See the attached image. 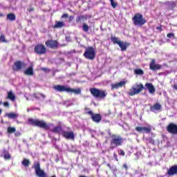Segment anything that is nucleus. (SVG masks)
I'll use <instances>...</instances> for the list:
<instances>
[{"label": "nucleus", "mask_w": 177, "mask_h": 177, "mask_svg": "<svg viewBox=\"0 0 177 177\" xmlns=\"http://www.w3.org/2000/svg\"><path fill=\"white\" fill-rule=\"evenodd\" d=\"M53 88L57 92H67V93H75V95H80L81 93V88H71L64 85H55Z\"/></svg>", "instance_id": "f257e3e1"}, {"label": "nucleus", "mask_w": 177, "mask_h": 177, "mask_svg": "<svg viewBox=\"0 0 177 177\" xmlns=\"http://www.w3.org/2000/svg\"><path fill=\"white\" fill-rule=\"evenodd\" d=\"M132 21L133 26L136 27H143L145 23H147V21H146V19L143 17V15L139 12L134 15V16L132 17Z\"/></svg>", "instance_id": "f03ea898"}, {"label": "nucleus", "mask_w": 177, "mask_h": 177, "mask_svg": "<svg viewBox=\"0 0 177 177\" xmlns=\"http://www.w3.org/2000/svg\"><path fill=\"white\" fill-rule=\"evenodd\" d=\"M29 124L30 125H33L34 127H37L38 128H41L42 129H45L48 131L50 129V127L44 120H39L38 119L34 120L32 118H29L28 120Z\"/></svg>", "instance_id": "7ed1b4c3"}, {"label": "nucleus", "mask_w": 177, "mask_h": 177, "mask_svg": "<svg viewBox=\"0 0 177 177\" xmlns=\"http://www.w3.org/2000/svg\"><path fill=\"white\" fill-rule=\"evenodd\" d=\"M123 143L124 138L121 136H117L115 134L111 136V149L112 150L115 149V147H118V146H122Z\"/></svg>", "instance_id": "20e7f679"}, {"label": "nucleus", "mask_w": 177, "mask_h": 177, "mask_svg": "<svg viewBox=\"0 0 177 177\" xmlns=\"http://www.w3.org/2000/svg\"><path fill=\"white\" fill-rule=\"evenodd\" d=\"M90 93L96 99H104L107 96V92L104 90H100L96 88H90Z\"/></svg>", "instance_id": "39448f33"}, {"label": "nucleus", "mask_w": 177, "mask_h": 177, "mask_svg": "<svg viewBox=\"0 0 177 177\" xmlns=\"http://www.w3.org/2000/svg\"><path fill=\"white\" fill-rule=\"evenodd\" d=\"M32 168L35 169V175L38 177H48L45 171L41 169V163L39 161L34 162Z\"/></svg>", "instance_id": "423d86ee"}, {"label": "nucleus", "mask_w": 177, "mask_h": 177, "mask_svg": "<svg viewBox=\"0 0 177 177\" xmlns=\"http://www.w3.org/2000/svg\"><path fill=\"white\" fill-rule=\"evenodd\" d=\"M143 89H146L143 84H136L132 86L131 89L129 91V96H135V95H138L140 93Z\"/></svg>", "instance_id": "0eeeda50"}, {"label": "nucleus", "mask_w": 177, "mask_h": 177, "mask_svg": "<svg viewBox=\"0 0 177 177\" xmlns=\"http://www.w3.org/2000/svg\"><path fill=\"white\" fill-rule=\"evenodd\" d=\"M84 111H86V114L91 115V120L93 122L99 124V122L102 121V115L100 113H94L92 111H90V109L88 107H85Z\"/></svg>", "instance_id": "6e6552de"}, {"label": "nucleus", "mask_w": 177, "mask_h": 177, "mask_svg": "<svg viewBox=\"0 0 177 177\" xmlns=\"http://www.w3.org/2000/svg\"><path fill=\"white\" fill-rule=\"evenodd\" d=\"M111 41H113V44L114 45L117 44L119 45L121 50H122V52H125V50H127V48H128V46H129V45H131V44L129 43H127V42H123L120 41V39H118V37H111Z\"/></svg>", "instance_id": "1a4fd4ad"}, {"label": "nucleus", "mask_w": 177, "mask_h": 177, "mask_svg": "<svg viewBox=\"0 0 177 177\" xmlns=\"http://www.w3.org/2000/svg\"><path fill=\"white\" fill-rule=\"evenodd\" d=\"M83 56L85 57V59L93 60V59L96 57V52H95V48H93L92 46L87 48L84 51Z\"/></svg>", "instance_id": "9d476101"}, {"label": "nucleus", "mask_w": 177, "mask_h": 177, "mask_svg": "<svg viewBox=\"0 0 177 177\" xmlns=\"http://www.w3.org/2000/svg\"><path fill=\"white\" fill-rule=\"evenodd\" d=\"M34 52L39 56L45 55L46 53V47L42 44H38L35 46Z\"/></svg>", "instance_id": "9b49d317"}, {"label": "nucleus", "mask_w": 177, "mask_h": 177, "mask_svg": "<svg viewBox=\"0 0 177 177\" xmlns=\"http://www.w3.org/2000/svg\"><path fill=\"white\" fill-rule=\"evenodd\" d=\"M26 62L18 60L14 63L12 70L13 71H20L22 68H26Z\"/></svg>", "instance_id": "f8f14e48"}, {"label": "nucleus", "mask_w": 177, "mask_h": 177, "mask_svg": "<svg viewBox=\"0 0 177 177\" xmlns=\"http://www.w3.org/2000/svg\"><path fill=\"white\" fill-rule=\"evenodd\" d=\"M46 46L50 49H57L59 48V43L56 40L48 39L45 42Z\"/></svg>", "instance_id": "ddd939ff"}, {"label": "nucleus", "mask_w": 177, "mask_h": 177, "mask_svg": "<svg viewBox=\"0 0 177 177\" xmlns=\"http://www.w3.org/2000/svg\"><path fill=\"white\" fill-rule=\"evenodd\" d=\"M62 136L65 139H67L68 140H75V135H74V131H62Z\"/></svg>", "instance_id": "4468645a"}, {"label": "nucleus", "mask_w": 177, "mask_h": 177, "mask_svg": "<svg viewBox=\"0 0 177 177\" xmlns=\"http://www.w3.org/2000/svg\"><path fill=\"white\" fill-rule=\"evenodd\" d=\"M167 131L171 135H177V124L174 123H169L167 127Z\"/></svg>", "instance_id": "2eb2a0df"}, {"label": "nucleus", "mask_w": 177, "mask_h": 177, "mask_svg": "<svg viewBox=\"0 0 177 177\" xmlns=\"http://www.w3.org/2000/svg\"><path fill=\"white\" fill-rule=\"evenodd\" d=\"M149 68L152 71H157V70H161L162 68V65L160 64H156V59H151L149 64Z\"/></svg>", "instance_id": "dca6fc26"}, {"label": "nucleus", "mask_w": 177, "mask_h": 177, "mask_svg": "<svg viewBox=\"0 0 177 177\" xmlns=\"http://www.w3.org/2000/svg\"><path fill=\"white\" fill-rule=\"evenodd\" d=\"M136 131L137 132H139L140 133L142 132H144L145 133H150L151 132V126H148V127H136Z\"/></svg>", "instance_id": "f3484780"}, {"label": "nucleus", "mask_w": 177, "mask_h": 177, "mask_svg": "<svg viewBox=\"0 0 177 177\" xmlns=\"http://www.w3.org/2000/svg\"><path fill=\"white\" fill-rule=\"evenodd\" d=\"M145 87L146 89H148L151 95H154L156 93V87H154L152 83H146Z\"/></svg>", "instance_id": "a211bd4d"}, {"label": "nucleus", "mask_w": 177, "mask_h": 177, "mask_svg": "<svg viewBox=\"0 0 177 177\" xmlns=\"http://www.w3.org/2000/svg\"><path fill=\"white\" fill-rule=\"evenodd\" d=\"M127 84V81H121L119 83L116 84H112L111 85L112 91H114V89H118V88H122L124 85Z\"/></svg>", "instance_id": "6ab92c4d"}, {"label": "nucleus", "mask_w": 177, "mask_h": 177, "mask_svg": "<svg viewBox=\"0 0 177 177\" xmlns=\"http://www.w3.org/2000/svg\"><path fill=\"white\" fill-rule=\"evenodd\" d=\"M24 75L32 77L34 75V66L31 65L24 71Z\"/></svg>", "instance_id": "aec40b11"}, {"label": "nucleus", "mask_w": 177, "mask_h": 177, "mask_svg": "<svg viewBox=\"0 0 177 177\" xmlns=\"http://www.w3.org/2000/svg\"><path fill=\"white\" fill-rule=\"evenodd\" d=\"M167 174L169 176H174V175H177V165L171 166L167 171Z\"/></svg>", "instance_id": "412c9836"}, {"label": "nucleus", "mask_w": 177, "mask_h": 177, "mask_svg": "<svg viewBox=\"0 0 177 177\" xmlns=\"http://www.w3.org/2000/svg\"><path fill=\"white\" fill-rule=\"evenodd\" d=\"M161 109L162 106L160 103H155L153 105L150 106L151 111H153V113L156 111H160Z\"/></svg>", "instance_id": "4be33fe9"}, {"label": "nucleus", "mask_w": 177, "mask_h": 177, "mask_svg": "<svg viewBox=\"0 0 177 177\" xmlns=\"http://www.w3.org/2000/svg\"><path fill=\"white\" fill-rule=\"evenodd\" d=\"M88 20V15H80L76 18V23H82Z\"/></svg>", "instance_id": "5701e85b"}, {"label": "nucleus", "mask_w": 177, "mask_h": 177, "mask_svg": "<svg viewBox=\"0 0 177 177\" xmlns=\"http://www.w3.org/2000/svg\"><path fill=\"white\" fill-rule=\"evenodd\" d=\"M51 132L53 133H60V132H63V127L62 125L56 126L53 129H51Z\"/></svg>", "instance_id": "b1692460"}, {"label": "nucleus", "mask_w": 177, "mask_h": 177, "mask_svg": "<svg viewBox=\"0 0 177 177\" xmlns=\"http://www.w3.org/2000/svg\"><path fill=\"white\" fill-rule=\"evenodd\" d=\"M7 99H9L12 102H15V100H16V95L13 94V91L12 90L8 93Z\"/></svg>", "instance_id": "393cba45"}, {"label": "nucleus", "mask_w": 177, "mask_h": 177, "mask_svg": "<svg viewBox=\"0 0 177 177\" xmlns=\"http://www.w3.org/2000/svg\"><path fill=\"white\" fill-rule=\"evenodd\" d=\"M6 116L8 117L10 120H15L19 117V114L15 113H6Z\"/></svg>", "instance_id": "a878e982"}, {"label": "nucleus", "mask_w": 177, "mask_h": 177, "mask_svg": "<svg viewBox=\"0 0 177 177\" xmlns=\"http://www.w3.org/2000/svg\"><path fill=\"white\" fill-rule=\"evenodd\" d=\"M66 24L63 21H55V24L53 26V28H62Z\"/></svg>", "instance_id": "bb28decb"}, {"label": "nucleus", "mask_w": 177, "mask_h": 177, "mask_svg": "<svg viewBox=\"0 0 177 177\" xmlns=\"http://www.w3.org/2000/svg\"><path fill=\"white\" fill-rule=\"evenodd\" d=\"M6 19L9 20L10 21H15L16 20V15L14 13H8L6 17Z\"/></svg>", "instance_id": "cd10ccee"}, {"label": "nucleus", "mask_w": 177, "mask_h": 177, "mask_svg": "<svg viewBox=\"0 0 177 177\" xmlns=\"http://www.w3.org/2000/svg\"><path fill=\"white\" fill-rule=\"evenodd\" d=\"M176 1H170L168 2V9L169 10H174L176 8Z\"/></svg>", "instance_id": "c85d7f7f"}, {"label": "nucleus", "mask_w": 177, "mask_h": 177, "mask_svg": "<svg viewBox=\"0 0 177 177\" xmlns=\"http://www.w3.org/2000/svg\"><path fill=\"white\" fill-rule=\"evenodd\" d=\"M30 160L24 158L23 161L21 162V165H24V167H26V168H28L30 167Z\"/></svg>", "instance_id": "c756f323"}, {"label": "nucleus", "mask_w": 177, "mask_h": 177, "mask_svg": "<svg viewBox=\"0 0 177 177\" xmlns=\"http://www.w3.org/2000/svg\"><path fill=\"white\" fill-rule=\"evenodd\" d=\"M134 73L136 74V75H143L145 72L140 68H137L134 71Z\"/></svg>", "instance_id": "7c9ffc66"}, {"label": "nucleus", "mask_w": 177, "mask_h": 177, "mask_svg": "<svg viewBox=\"0 0 177 177\" xmlns=\"http://www.w3.org/2000/svg\"><path fill=\"white\" fill-rule=\"evenodd\" d=\"M7 132L8 133H15V132H16V128L8 127L7 129Z\"/></svg>", "instance_id": "2f4dec72"}, {"label": "nucleus", "mask_w": 177, "mask_h": 177, "mask_svg": "<svg viewBox=\"0 0 177 177\" xmlns=\"http://www.w3.org/2000/svg\"><path fill=\"white\" fill-rule=\"evenodd\" d=\"M82 30L84 31V32H88L89 31V26L86 24H83Z\"/></svg>", "instance_id": "473e14b6"}, {"label": "nucleus", "mask_w": 177, "mask_h": 177, "mask_svg": "<svg viewBox=\"0 0 177 177\" xmlns=\"http://www.w3.org/2000/svg\"><path fill=\"white\" fill-rule=\"evenodd\" d=\"M12 156H10V153L9 152H5L3 155L4 160H10Z\"/></svg>", "instance_id": "72a5a7b5"}, {"label": "nucleus", "mask_w": 177, "mask_h": 177, "mask_svg": "<svg viewBox=\"0 0 177 177\" xmlns=\"http://www.w3.org/2000/svg\"><path fill=\"white\" fill-rule=\"evenodd\" d=\"M0 41H1L3 44L8 42V41H6V39L5 37V35H1V36H0Z\"/></svg>", "instance_id": "f704fd0d"}, {"label": "nucleus", "mask_w": 177, "mask_h": 177, "mask_svg": "<svg viewBox=\"0 0 177 177\" xmlns=\"http://www.w3.org/2000/svg\"><path fill=\"white\" fill-rule=\"evenodd\" d=\"M109 1L111 2V5L112 8L113 9H115V8H117L118 3L115 1H114V0H109Z\"/></svg>", "instance_id": "c9c22d12"}, {"label": "nucleus", "mask_w": 177, "mask_h": 177, "mask_svg": "<svg viewBox=\"0 0 177 177\" xmlns=\"http://www.w3.org/2000/svg\"><path fill=\"white\" fill-rule=\"evenodd\" d=\"M167 38H173V39H175V34L170 32L167 35Z\"/></svg>", "instance_id": "e433bc0d"}, {"label": "nucleus", "mask_w": 177, "mask_h": 177, "mask_svg": "<svg viewBox=\"0 0 177 177\" xmlns=\"http://www.w3.org/2000/svg\"><path fill=\"white\" fill-rule=\"evenodd\" d=\"M118 154L119 156H122V157H124V156H125V151H124L122 149H120L118 151Z\"/></svg>", "instance_id": "4c0bfd02"}, {"label": "nucleus", "mask_w": 177, "mask_h": 177, "mask_svg": "<svg viewBox=\"0 0 177 177\" xmlns=\"http://www.w3.org/2000/svg\"><path fill=\"white\" fill-rule=\"evenodd\" d=\"M156 30H158V31H160V32H161V31H162V25H160V26L156 27Z\"/></svg>", "instance_id": "58836bf2"}, {"label": "nucleus", "mask_w": 177, "mask_h": 177, "mask_svg": "<svg viewBox=\"0 0 177 177\" xmlns=\"http://www.w3.org/2000/svg\"><path fill=\"white\" fill-rule=\"evenodd\" d=\"M148 140L151 145H154V140L153 138H149Z\"/></svg>", "instance_id": "ea45409f"}, {"label": "nucleus", "mask_w": 177, "mask_h": 177, "mask_svg": "<svg viewBox=\"0 0 177 177\" xmlns=\"http://www.w3.org/2000/svg\"><path fill=\"white\" fill-rule=\"evenodd\" d=\"M68 17V14H64L62 16V19H67Z\"/></svg>", "instance_id": "a19ab883"}, {"label": "nucleus", "mask_w": 177, "mask_h": 177, "mask_svg": "<svg viewBox=\"0 0 177 177\" xmlns=\"http://www.w3.org/2000/svg\"><path fill=\"white\" fill-rule=\"evenodd\" d=\"M122 168L126 169V171H128V165L127 164H123Z\"/></svg>", "instance_id": "79ce46f5"}, {"label": "nucleus", "mask_w": 177, "mask_h": 177, "mask_svg": "<svg viewBox=\"0 0 177 177\" xmlns=\"http://www.w3.org/2000/svg\"><path fill=\"white\" fill-rule=\"evenodd\" d=\"M3 106H4L5 107H9V102H3Z\"/></svg>", "instance_id": "37998d69"}, {"label": "nucleus", "mask_w": 177, "mask_h": 177, "mask_svg": "<svg viewBox=\"0 0 177 177\" xmlns=\"http://www.w3.org/2000/svg\"><path fill=\"white\" fill-rule=\"evenodd\" d=\"M38 95H39V93H35L33 96L34 97H35V99H39V97L38 96Z\"/></svg>", "instance_id": "c03bdc74"}, {"label": "nucleus", "mask_w": 177, "mask_h": 177, "mask_svg": "<svg viewBox=\"0 0 177 177\" xmlns=\"http://www.w3.org/2000/svg\"><path fill=\"white\" fill-rule=\"evenodd\" d=\"M39 95L40 96H41V97H43L44 99H45V97H46V95H45V94L39 93Z\"/></svg>", "instance_id": "a18cd8bd"}, {"label": "nucleus", "mask_w": 177, "mask_h": 177, "mask_svg": "<svg viewBox=\"0 0 177 177\" xmlns=\"http://www.w3.org/2000/svg\"><path fill=\"white\" fill-rule=\"evenodd\" d=\"M28 12H34L35 9L34 8H30L29 9H28Z\"/></svg>", "instance_id": "49530a36"}, {"label": "nucleus", "mask_w": 177, "mask_h": 177, "mask_svg": "<svg viewBox=\"0 0 177 177\" xmlns=\"http://www.w3.org/2000/svg\"><path fill=\"white\" fill-rule=\"evenodd\" d=\"M173 88L175 89V91H177V84H174L173 85Z\"/></svg>", "instance_id": "de8ad7c7"}, {"label": "nucleus", "mask_w": 177, "mask_h": 177, "mask_svg": "<svg viewBox=\"0 0 177 177\" xmlns=\"http://www.w3.org/2000/svg\"><path fill=\"white\" fill-rule=\"evenodd\" d=\"M32 110H41V109L38 108V107H35V108H32Z\"/></svg>", "instance_id": "09e8293b"}, {"label": "nucleus", "mask_w": 177, "mask_h": 177, "mask_svg": "<svg viewBox=\"0 0 177 177\" xmlns=\"http://www.w3.org/2000/svg\"><path fill=\"white\" fill-rule=\"evenodd\" d=\"M74 19V17L73 16H70L69 17V20L71 21V20Z\"/></svg>", "instance_id": "8fccbe9b"}, {"label": "nucleus", "mask_w": 177, "mask_h": 177, "mask_svg": "<svg viewBox=\"0 0 177 177\" xmlns=\"http://www.w3.org/2000/svg\"><path fill=\"white\" fill-rule=\"evenodd\" d=\"M114 157H115V160H116V161H118V158L117 157V155H114Z\"/></svg>", "instance_id": "3c124183"}, {"label": "nucleus", "mask_w": 177, "mask_h": 177, "mask_svg": "<svg viewBox=\"0 0 177 177\" xmlns=\"http://www.w3.org/2000/svg\"><path fill=\"white\" fill-rule=\"evenodd\" d=\"M3 16H5V15H3L2 12H0V17H3Z\"/></svg>", "instance_id": "603ef678"}, {"label": "nucleus", "mask_w": 177, "mask_h": 177, "mask_svg": "<svg viewBox=\"0 0 177 177\" xmlns=\"http://www.w3.org/2000/svg\"><path fill=\"white\" fill-rule=\"evenodd\" d=\"M42 70H43V71H47L48 68H43Z\"/></svg>", "instance_id": "864d4df0"}, {"label": "nucleus", "mask_w": 177, "mask_h": 177, "mask_svg": "<svg viewBox=\"0 0 177 177\" xmlns=\"http://www.w3.org/2000/svg\"><path fill=\"white\" fill-rule=\"evenodd\" d=\"M106 165L109 167V168H111V165L110 164H107Z\"/></svg>", "instance_id": "5fc2aeb1"}, {"label": "nucleus", "mask_w": 177, "mask_h": 177, "mask_svg": "<svg viewBox=\"0 0 177 177\" xmlns=\"http://www.w3.org/2000/svg\"><path fill=\"white\" fill-rule=\"evenodd\" d=\"M2 114V109H0V115Z\"/></svg>", "instance_id": "6e6d98bb"}, {"label": "nucleus", "mask_w": 177, "mask_h": 177, "mask_svg": "<svg viewBox=\"0 0 177 177\" xmlns=\"http://www.w3.org/2000/svg\"><path fill=\"white\" fill-rule=\"evenodd\" d=\"M2 102H0V104H1Z\"/></svg>", "instance_id": "4d7b16f0"}]
</instances>
